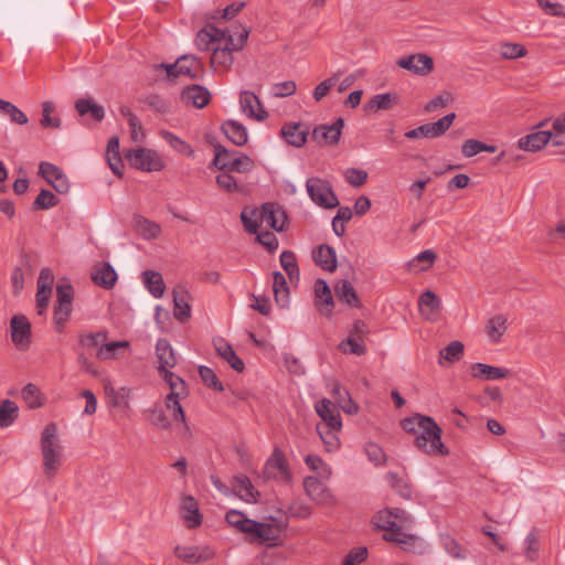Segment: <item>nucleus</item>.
<instances>
[{
	"label": "nucleus",
	"mask_w": 565,
	"mask_h": 565,
	"mask_svg": "<svg viewBox=\"0 0 565 565\" xmlns=\"http://www.w3.org/2000/svg\"><path fill=\"white\" fill-rule=\"evenodd\" d=\"M375 527L384 531L383 539L398 545L404 551L415 547L418 537L408 533L414 524L413 516L399 508L384 509L373 516Z\"/></svg>",
	"instance_id": "obj_1"
},
{
	"label": "nucleus",
	"mask_w": 565,
	"mask_h": 565,
	"mask_svg": "<svg viewBox=\"0 0 565 565\" xmlns=\"http://www.w3.org/2000/svg\"><path fill=\"white\" fill-rule=\"evenodd\" d=\"M403 429L415 435V446L427 455L446 456L448 448L441 441V428L429 416L416 414L401 422Z\"/></svg>",
	"instance_id": "obj_2"
},
{
	"label": "nucleus",
	"mask_w": 565,
	"mask_h": 565,
	"mask_svg": "<svg viewBox=\"0 0 565 565\" xmlns=\"http://www.w3.org/2000/svg\"><path fill=\"white\" fill-rule=\"evenodd\" d=\"M41 452L43 473L47 479L54 478L63 462V448L57 439V427L54 423L46 425L41 435Z\"/></svg>",
	"instance_id": "obj_3"
},
{
	"label": "nucleus",
	"mask_w": 565,
	"mask_h": 565,
	"mask_svg": "<svg viewBox=\"0 0 565 565\" xmlns=\"http://www.w3.org/2000/svg\"><path fill=\"white\" fill-rule=\"evenodd\" d=\"M213 164L220 170L234 172H248L254 168V161L245 154L230 151L223 146H215V158Z\"/></svg>",
	"instance_id": "obj_4"
},
{
	"label": "nucleus",
	"mask_w": 565,
	"mask_h": 565,
	"mask_svg": "<svg viewBox=\"0 0 565 565\" xmlns=\"http://www.w3.org/2000/svg\"><path fill=\"white\" fill-rule=\"evenodd\" d=\"M306 190L309 198L323 209H333L339 205V200L330 183L320 178H309L306 181Z\"/></svg>",
	"instance_id": "obj_5"
},
{
	"label": "nucleus",
	"mask_w": 565,
	"mask_h": 565,
	"mask_svg": "<svg viewBox=\"0 0 565 565\" xmlns=\"http://www.w3.org/2000/svg\"><path fill=\"white\" fill-rule=\"evenodd\" d=\"M131 167L142 171H160L164 162L157 151L147 148L131 149L125 154Z\"/></svg>",
	"instance_id": "obj_6"
},
{
	"label": "nucleus",
	"mask_w": 565,
	"mask_h": 565,
	"mask_svg": "<svg viewBox=\"0 0 565 565\" xmlns=\"http://www.w3.org/2000/svg\"><path fill=\"white\" fill-rule=\"evenodd\" d=\"M156 67L166 70L169 78H175L183 75L191 79H195L198 77V73L202 70V64L196 56L192 54H184L172 64H159Z\"/></svg>",
	"instance_id": "obj_7"
},
{
	"label": "nucleus",
	"mask_w": 565,
	"mask_h": 565,
	"mask_svg": "<svg viewBox=\"0 0 565 565\" xmlns=\"http://www.w3.org/2000/svg\"><path fill=\"white\" fill-rule=\"evenodd\" d=\"M74 290L71 284L60 282L56 287V305L54 307V322L63 326L72 312Z\"/></svg>",
	"instance_id": "obj_8"
},
{
	"label": "nucleus",
	"mask_w": 565,
	"mask_h": 565,
	"mask_svg": "<svg viewBox=\"0 0 565 565\" xmlns=\"http://www.w3.org/2000/svg\"><path fill=\"white\" fill-rule=\"evenodd\" d=\"M396 65L417 76H427L434 70V61L426 53H415L399 57Z\"/></svg>",
	"instance_id": "obj_9"
},
{
	"label": "nucleus",
	"mask_w": 565,
	"mask_h": 565,
	"mask_svg": "<svg viewBox=\"0 0 565 565\" xmlns=\"http://www.w3.org/2000/svg\"><path fill=\"white\" fill-rule=\"evenodd\" d=\"M303 488L307 495L320 505L332 507L335 504V498L331 490L317 477H306Z\"/></svg>",
	"instance_id": "obj_10"
},
{
	"label": "nucleus",
	"mask_w": 565,
	"mask_h": 565,
	"mask_svg": "<svg viewBox=\"0 0 565 565\" xmlns=\"http://www.w3.org/2000/svg\"><path fill=\"white\" fill-rule=\"evenodd\" d=\"M11 340L17 349L24 351L31 344V323L22 315L13 316L10 321Z\"/></svg>",
	"instance_id": "obj_11"
},
{
	"label": "nucleus",
	"mask_w": 565,
	"mask_h": 565,
	"mask_svg": "<svg viewBox=\"0 0 565 565\" xmlns=\"http://www.w3.org/2000/svg\"><path fill=\"white\" fill-rule=\"evenodd\" d=\"M344 120L338 118L332 125H319L311 132V139L319 146H333L340 141Z\"/></svg>",
	"instance_id": "obj_12"
},
{
	"label": "nucleus",
	"mask_w": 565,
	"mask_h": 565,
	"mask_svg": "<svg viewBox=\"0 0 565 565\" xmlns=\"http://www.w3.org/2000/svg\"><path fill=\"white\" fill-rule=\"evenodd\" d=\"M239 106L242 111L248 117L257 121H263L268 117L267 110L264 108L258 96L249 90H243L239 94Z\"/></svg>",
	"instance_id": "obj_13"
},
{
	"label": "nucleus",
	"mask_w": 565,
	"mask_h": 565,
	"mask_svg": "<svg viewBox=\"0 0 565 565\" xmlns=\"http://www.w3.org/2000/svg\"><path fill=\"white\" fill-rule=\"evenodd\" d=\"M39 173L54 188L56 192L61 194L68 192V180L57 166L50 162H41Z\"/></svg>",
	"instance_id": "obj_14"
},
{
	"label": "nucleus",
	"mask_w": 565,
	"mask_h": 565,
	"mask_svg": "<svg viewBox=\"0 0 565 565\" xmlns=\"http://www.w3.org/2000/svg\"><path fill=\"white\" fill-rule=\"evenodd\" d=\"M418 308L425 320L436 322L443 309L441 299L434 291L426 290L418 299Z\"/></svg>",
	"instance_id": "obj_15"
},
{
	"label": "nucleus",
	"mask_w": 565,
	"mask_h": 565,
	"mask_svg": "<svg viewBox=\"0 0 565 565\" xmlns=\"http://www.w3.org/2000/svg\"><path fill=\"white\" fill-rule=\"evenodd\" d=\"M174 554L178 558L191 564L206 562L214 557V552L210 547L198 546H175Z\"/></svg>",
	"instance_id": "obj_16"
},
{
	"label": "nucleus",
	"mask_w": 565,
	"mask_h": 565,
	"mask_svg": "<svg viewBox=\"0 0 565 565\" xmlns=\"http://www.w3.org/2000/svg\"><path fill=\"white\" fill-rule=\"evenodd\" d=\"M262 221L266 222L273 230L281 232L285 230L287 215L281 206L268 202L262 206Z\"/></svg>",
	"instance_id": "obj_17"
},
{
	"label": "nucleus",
	"mask_w": 565,
	"mask_h": 565,
	"mask_svg": "<svg viewBox=\"0 0 565 565\" xmlns=\"http://www.w3.org/2000/svg\"><path fill=\"white\" fill-rule=\"evenodd\" d=\"M210 92L201 85H190L182 89L181 99L185 105L203 108L210 103Z\"/></svg>",
	"instance_id": "obj_18"
},
{
	"label": "nucleus",
	"mask_w": 565,
	"mask_h": 565,
	"mask_svg": "<svg viewBox=\"0 0 565 565\" xmlns=\"http://www.w3.org/2000/svg\"><path fill=\"white\" fill-rule=\"evenodd\" d=\"M181 516L188 529H195L202 524L199 504L192 495H184L182 498Z\"/></svg>",
	"instance_id": "obj_19"
},
{
	"label": "nucleus",
	"mask_w": 565,
	"mask_h": 565,
	"mask_svg": "<svg viewBox=\"0 0 565 565\" xmlns=\"http://www.w3.org/2000/svg\"><path fill=\"white\" fill-rule=\"evenodd\" d=\"M315 295H316V306L318 310L330 317L332 315V308L334 306L333 297L331 290L323 279H317L315 282Z\"/></svg>",
	"instance_id": "obj_20"
},
{
	"label": "nucleus",
	"mask_w": 565,
	"mask_h": 565,
	"mask_svg": "<svg viewBox=\"0 0 565 565\" xmlns=\"http://www.w3.org/2000/svg\"><path fill=\"white\" fill-rule=\"evenodd\" d=\"M232 489L242 500L248 503L257 502L259 498V492L245 475H237L233 477Z\"/></svg>",
	"instance_id": "obj_21"
},
{
	"label": "nucleus",
	"mask_w": 565,
	"mask_h": 565,
	"mask_svg": "<svg viewBox=\"0 0 565 565\" xmlns=\"http://www.w3.org/2000/svg\"><path fill=\"white\" fill-rule=\"evenodd\" d=\"M552 138V131L541 130L531 132L518 140V147L521 150L535 152L545 147Z\"/></svg>",
	"instance_id": "obj_22"
},
{
	"label": "nucleus",
	"mask_w": 565,
	"mask_h": 565,
	"mask_svg": "<svg viewBox=\"0 0 565 565\" xmlns=\"http://www.w3.org/2000/svg\"><path fill=\"white\" fill-rule=\"evenodd\" d=\"M265 475L268 478L290 480V473L286 467V459L284 455L276 449L270 459L266 462Z\"/></svg>",
	"instance_id": "obj_23"
},
{
	"label": "nucleus",
	"mask_w": 565,
	"mask_h": 565,
	"mask_svg": "<svg viewBox=\"0 0 565 565\" xmlns=\"http://www.w3.org/2000/svg\"><path fill=\"white\" fill-rule=\"evenodd\" d=\"M309 129L300 122H288L281 128V136L294 147H302L308 138Z\"/></svg>",
	"instance_id": "obj_24"
},
{
	"label": "nucleus",
	"mask_w": 565,
	"mask_h": 565,
	"mask_svg": "<svg viewBox=\"0 0 565 565\" xmlns=\"http://www.w3.org/2000/svg\"><path fill=\"white\" fill-rule=\"evenodd\" d=\"M173 316L180 322L186 321L191 316V307L189 305L190 295L183 287L173 289Z\"/></svg>",
	"instance_id": "obj_25"
},
{
	"label": "nucleus",
	"mask_w": 565,
	"mask_h": 565,
	"mask_svg": "<svg viewBox=\"0 0 565 565\" xmlns=\"http://www.w3.org/2000/svg\"><path fill=\"white\" fill-rule=\"evenodd\" d=\"M92 279L105 289H111L117 281V273L109 263H100L94 267Z\"/></svg>",
	"instance_id": "obj_26"
},
{
	"label": "nucleus",
	"mask_w": 565,
	"mask_h": 565,
	"mask_svg": "<svg viewBox=\"0 0 565 565\" xmlns=\"http://www.w3.org/2000/svg\"><path fill=\"white\" fill-rule=\"evenodd\" d=\"M215 351L225 360L233 370L236 372L244 371L245 364L243 360L234 352L232 345L222 338H216L213 341Z\"/></svg>",
	"instance_id": "obj_27"
},
{
	"label": "nucleus",
	"mask_w": 565,
	"mask_h": 565,
	"mask_svg": "<svg viewBox=\"0 0 565 565\" xmlns=\"http://www.w3.org/2000/svg\"><path fill=\"white\" fill-rule=\"evenodd\" d=\"M156 353L159 362V373H162L175 366L177 355L168 340L159 339L157 341Z\"/></svg>",
	"instance_id": "obj_28"
},
{
	"label": "nucleus",
	"mask_w": 565,
	"mask_h": 565,
	"mask_svg": "<svg viewBox=\"0 0 565 565\" xmlns=\"http://www.w3.org/2000/svg\"><path fill=\"white\" fill-rule=\"evenodd\" d=\"M334 294L337 298L343 303L353 307L361 308V300L352 286V284L347 279L338 280L334 285Z\"/></svg>",
	"instance_id": "obj_29"
},
{
	"label": "nucleus",
	"mask_w": 565,
	"mask_h": 565,
	"mask_svg": "<svg viewBox=\"0 0 565 565\" xmlns=\"http://www.w3.org/2000/svg\"><path fill=\"white\" fill-rule=\"evenodd\" d=\"M470 374L475 379L500 380L509 376L510 371L503 367L491 366L484 363H473L470 366Z\"/></svg>",
	"instance_id": "obj_30"
},
{
	"label": "nucleus",
	"mask_w": 565,
	"mask_h": 565,
	"mask_svg": "<svg viewBox=\"0 0 565 565\" xmlns=\"http://www.w3.org/2000/svg\"><path fill=\"white\" fill-rule=\"evenodd\" d=\"M132 227L145 239H156L161 234V227L158 223L139 214L134 215Z\"/></svg>",
	"instance_id": "obj_31"
},
{
	"label": "nucleus",
	"mask_w": 565,
	"mask_h": 565,
	"mask_svg": "<svg viewBox=\"0 0 565 565\" xmlns=\"http://www.w3.org/2000/svg\"><path fill=\"white\" fill-rule=\"evenodd\" d=\"M108 404L113 407L128 409L130 406V390L121 387L116 390L109 382L104 384Z\"/></svg>",
	"instance_id": "obj_32"
},
{
	"label": "nucleus",
	"mask_w": 565,
	"mask_h": 565,
	"mask_svg": "<svg viewBox=\"0 0 565 565\" xmlns=\"http://www.w3.org/2000/svg\"><path fill=\"white\" fill-rule=\"evenodd\" d=\"M315 263L322 269L334 271L337 269V254L329 245H320L312 253Z\"/></svg>",
	"instance_id": "obj_33"
},
{
	"label": "nucleus",
	"mask_w": 565,
	"mask_h": 565,
	"mask_svg": "<svg viewBox=\"0 0 565 565\" xmlns=\"http://www.w3.org/2000/svg\"><path fill=\"white\" fill-rule=\"evenodd\" d=\"M318 415L321 417L322 423L319 425H330L331 427H342L340 414L333 406L331 401L323 398L316 406Z\"/></svg>",
	"instance_id": "obj_34"
},
{
	"label": "nucleus",
	"mask_w": 565,
	"mask_h": 565,
	"mask_svg": "<svg viewBox=\"0 0 565 565\" xmlns=\"http://www.w3.org/2000/svg\"><path fill=\"white\" fill-rule=\"evenodd\" d=\"M253 524L248 535L262 542H270L271 545L275 544V541L279 537V530L275 524L257 522L255 520Z\"/></svg>",
	"instance_id": "obj_35"
},
{
	"label": "nucleus",
	"mask_w": 565,
	"mask_h": 565,
	"mask_svg": "<svg viewBox=\"0 0 565 565\" xmlns=\"http://www.w3.org/2000/svg\"><path fill=\"white\" fill-rule=\"evenodd\" d=\"M222 130L226 137L236 146H244L247 142V129L235 120L225 121L222 125Z\"/></svg>",
	"instance_id": "obj_36"
},
{
	"label": "nucleus",
	"mask_w": 565,
	"mask_h": 565,
	"mask_svg": "<svg viewBox=\"0 0 565 565\" xmlns=\"http://www.w3.org/2000/svg\"><path fill=\"white\" fill-rule=\"evenodd\" d=\"M273 291L277 305L285 308L289 303V288L285 276L280 271L273 273Z\"/></svg>",
	"instance_id": "obj_37"
},
{
	"label": "nucleus",
	"mask_w": 565,
	"mask_h": 565,
	"mask_svg": "<svg viewBox=\"0 0 565 565\" xmlns=\"http://www.w3.org/2000/svg\"><path fill=\"white\" fill-rule=\"evenodd\" d=\"M508 329V318L504 315H497L487 322L486 331L489 340L493 343L500 342Z\"/></svg>",
	"instance_id": "obj_38"
},
{
	"label": "nucleus",
	"mask_w": 565,
	"mask_h": 565,
	"mask_svg": "<svg viewBox=\"0 0 565 565\" xmlns=\"http://www.w3.org/2000/svg\"><path fill=\"white\" fill-rule=\"evenodd\" d=\"M145 286L154 298H161L166 290L162 275L154 270H145L142 273Z\"/></svg>",
	"instance_id": "obj_39"
},
{
	"label": "nucleus",
	"mask_w": 565,
	"mask_h": 565,
	"mask_svg": "<svg viewBox=\"0 0 565 565\" xmlns=\"http://www.w3.org/2000/svg\"><path fill=\"white\" fill-rule=\"evenodd\" d=\"M130 347V343L126 340L122 341H111V342H103L96 351L97 359L102 361L117 359L120 350H127Z\"/></svg>",
	"instance_id": "obj_40"
},
{
	"label": "nucleus",
	"mask_w": 565,
	"mask_h": 565,
	"mask_svg": "<svg viewBox=\"0 0 565 565\" xmlns=\"http://www.w3.org/2000/svg\"><path fill=\"white\" fill-rule=\"evenodd\" d=\"M75 109L81 116H85L87 114H90L92 117L97 120L102 121L105 117V110L104 107L96 104L90 98H79L75 102Z\"/></svg>",
	"instance_id": "obj_41"
},
{
	"label": "nucleus",
	"mask_w": 565,
	"mask_h": 565,
	"mask_svg": "<svg viewBox=\"0 0 565 565\" xmlns=\"http://www.w3.org/2000/svg\"><path fill=\"white\" fill-rule=\"evenodd\" d=\"M225 520L231 526L245 534H249L252 525H254V520L248 519L238 510H230L225 515Z\"/></svg>",
	"instance_id": "obj_42"
},
{
	"label": "nucleus",
	"mask_w": 565,
	"mask_h": 565,
	"mask_svg": "<svg viewBox=\"0 0 565 565\" xmlns=\"http://www.w3.org/2000/svg\"><path fill=\"white\" fill-rule=\"evenodd\" d=\"M341 427H331L330 425H317V431L328 451L335 450L339 447L338 433Z\"/></svg>",
	"instance_id": "obj_43"
},
{
	"label": "nucleus",
	"mask_w": 565,
	"mask_h": 565,
	"mask_svg": "<svg viewBox=\"0 0 565 565\" xmlns=\"http://www.w3.org/2000/svg\"><path fill=\"white\" fill-rule=\"evenodd\" d=\"M397 103V96L392 93H384L373 96L366 104L365 108L372 111L391 109Z\"/></svg>",
	"instance_id": "obj_44"
},
{
	"label": "nucleus",
	"mask_w": 565,
	"mask_h": 565,
	"mask_svg": "<svg viewBox=\"0 0 565 565\" xmlns=\"http://www.w3.org/2000/svg\"><path fill=\"white\" fill-rule=\"evenodd\" d=\"M19 416V407L15 402L4 399L0 403V428L12 425Z\"/></svg>",
	"instance_id": "obj_45"
},
{
	"label": "nucleus",
	"mask_w": 565,
	"mask_h": 565,
	"mask_svg": "<svg viewBox=\"0 0 565 565\" xmlns=\"http://www.w3.org/2000/svg\"><path fill=\"white\" fill-rule=\"evenodd\" d=\"M463 343L460 341H451L447 347L439 351V364L443 363V360L454 363L459 361L463 354Z\"/></svg>",
	"instance_id": "obj_46"
},
{
	"label": "nucleus",
	"mask_w": 565,
	"mask_h": 565,
	"mask_svg": "<svg viewBox=\"0 0 565 565\" xmlns=\"http://www.w3.org/2000/svg\"><path fill=\"white\" fill-rule=\"evenodd\" d=\"M280 265L287 273L290 281L299 279V268H298L296 255L294 252L284 250L280 254Z\"/></svg>",
	"instance_id": "obj_47"
},
{
	"label": "nucleus",
	"mask_w": 565,
	"mask_h": 565,
	"mask_svg": "<svg viewBox=\"0 0 565 565\" xmlns=\"http://www.w3.org/2000/svg\"><path fill=\"white\" fill-rule=\"evenodd\" d=\"M234 51L235 50L231 49V45L228 43H225L223 47H214L211 56V64L223 67L230 66L233 63L232 52Z\"/></svg>",
	"instance_id": "obj_48"
},
{
	"label": "nucleus",
	"mask_w": 565,
	"mask_h": 565,
	"mask_svg": "<svg viewBox=\"0 0 565 565\" xmlns=\"http://www.w3.org/2000/svg\"><path fill=\"white\" fill-rule=\"evenodd\" d=\"M160 136L164 139L175 151L179 153L185 154L188 157L193 156V150L185 141L177 137L170 131L161 130Z\"/></svg>",
	"instance_id": "obj_49"
},
{
	"label": "nucleus",
	"mask_w": 565,
	"mask_h": 565,
	"mask_svg": "<svg viewBox=\"0 0 565 565\" xmlns=\"http://www.w3.org/2000/svg\"><path fill=\"white\" fill-rule=\"evenodd\" d=\"M307 466L317 472V475L321 478V479H330L331 476H332V470L331 468L322 461L321 458H319L318 456H313V455H308L305 459Z\"/></svg>",
	"instance_id": "obj_50"
},
{
	"label": "nucleus",
	"mask_w": 565,
	"mask_h": 565,
	"mask_svg": "<svg viewBox=\"0 0 565 565\" xmlns=\"http://www.w3.org/2000/svg\"><path fill=\"white\" fill-rule=\"evenodd\" d=\"M499 53L502 58L514 60L526 55V49L519 43L505 42L500 44Z\"/></svg>",
	"instance_id": "obj_51"
},
{
	"label": "nucleus",
	"mask_w": 565,
	"mask_h": 565,
	"mask_svg": "<svg viewBox=\"0 0 565 565\" xmlns=\"http://www.w3.org/2000/svg\"><path fill=\"white\" fill-rule=\"evenodd\" d=\"M54 111V104L52 102L42 103V118L40 124L43 128H60L61 119L58 117H52L51 114Z\"/></svg>",
	"instance_id": "obj_52"
},
{
	"label": "nucleus",
	"mask_w": 565,
	"mask_h": 565,
	"mask_svg": "<svg viewBox=\"0 0 565 565\" xmlns=\"http://www.w3.org/2000/svg\"><path fill=\"white\" fill-rule=\"evenodd\" d=\"M145 413L147 414V418L151 425L160 429L170 428V422L168 420V417L161 407L154 406L150 409H147Z\"/></svg>",
	"instance_id": "obj_53"
},
{
	"label": "nucleus",
	"mask_w": 565,
	"mask_h": 565,
	"mask_svg": "<svg viewBox=\"0 0 565 565\" xmlns=\"http://www.w3.org/2000/svg\"><path fill=\"white\" fill-rule=\"evenodd\" d=\"M199 375L206 386L217 392L224 391L223 384L218 381L215 372L211 367L205 365L199 366Z\"/></svg>",
	"instance_id": "obj_54"
},
{
	"label": "nucleus",
	"mask_w": 565,
	"mask_h": 565,
	"mask_svg": "<svg viewBox=\"0 0 565 565\" xmlns=\"http://www.w3.org/2000/svg\"><path fill=\"white\" fill-rule=\"evenodd\" d=\"M160 375L169 385L171 391L170 393H178L183 395L188 394L185 382L179 375L169 370L160 373Z\"/></svg>",
	"instance_id": "obj_55"
},
{
	"label": "nucleus",
	"mask_w": 565,
	"mask_h": 565,
	"mask_svg": "<svg viewBox=\"0 0 565 565\" xmlns=\"http://www.w3.org/2000/svg\"><path fill=\"white\" fill-rule=\"evenodd\" d=\"M386 480L390 486L403 498L409 499L412 491L406 481H404L396 472H387Z\"/></svg>",
	"instance_id": "obj_56"
},
{
	"label": "nucleus",
	"mask_w": 565,
	"mask_h": 565,
	"mask_svg": "<svg viewBox=\"0 0 565 565\" xmlns=\"http://www.w3.org/2000/svg\"><path fill=\"white\" fill-rule=\"evenodd\" d=\"M540 544L537 534L532 531L530 532L524 540V555L527 561L534 562L539 557Z\"/></svg>",
	"instance_id": "obj_57"
},
{
	"label": "nucleus",
	"mask_w": 565,
	"mask_h": 565,
	"mask_svg": "<svg viewBox=\"0 0 565 565\" xmlns=\"http://www.w3.org/2000/svg\"><path fill=\"white\" fill-rule=\"evenodd\" d=\"M107 339L106 331L90 332V333H82L78 337V342L82 347L85 348H95L96 350L104 341Z\"/></svg>",
	"instance_id": "obj_58"
},
{
	"label": "nucleus",
	"mask_w": 565,
	"mask_h": 565,
	"mask_svg": "<svg viewBox=\"0 0 565 565\" xmlns=\"http://www.w3.org/2000/svg\"><path fill=\"white\" fill-rule=\"evenodd\" d=\"M456 118L455 113L447 114L443 118L438 119L435 122H429V129L431 131L433 138H437L443 136L452 125Z\"/></svg>",
	"instance_id": "obj_59"
},
{
	"label": "nucleus",
	"mask_w": 565,
	"mask_h": 565,
	"mask_svg": "<svg viewBox=\"0 0 565 565\" xmlns=\"http://www.w3.org/2000/svg\"><path fill=\"white\" fill-rule=\"evenodd\" d=\"M339 350L345 354L351 353L355 355H363L366 353V347L364 345L363 341L352 339L350 337L340 342Z\"/></svg>",
	"instance_id": "obj_60"
},
{
	"label": "nucleus",
	"mask_w": 565,
	"mask_h": 565,
	"mask_svg": "<svg viewBox=\"0 0 565 565\" xmlns=\"http://www.w3.org/2000/svg\"><path fill=\"white\" fill-rule=\"evenodd\" d=\"M58 203L57 198L49 190H41L39 195L33 202V209L47 210L56 206Z\"/></svg>",
	"instance_id": "obj_61"
},
{
	"label": "nucleus",
	"mask_w": 565,
	"mask_h": 565,
	"mask_svg": "<svg viewBox=\"0 0 565 565\" xmlns=\"http://www.w3.org/2000/svg\"><path fill=\"white\" fill-rule=\"evenodd\" d=\"M22 396L30 408H38L42 405L40 390L32 383H29L23 387Z\"/></svg>",
	"instance_id": "obj_62"
},
{
	"label": "nucleus",
	"mask_w": 565,
	"mask_h": 565,
	"mask_svg": "<svg viewBox=\"0 0 565 565\" xmlns=\"http://www.w3.org/2000/svg\"><path fill=\"white\" fill-rule=\"evenodd\" d=\"M1 110L7 114L14 124L25 125L29 121L28 116L10 102L4 100Z\"/></svg>",
	"instance_id": "obj_63"
},
{
	"label": "nucleus",
	"mask_w": 565,
	"mask_h": 565,
	"mask_svg": "<svg viewBox=\"0 0 565 565\" xmlns=\"http://www.w3.org/2000/svg\"><path fill=\"white\" fill-rule=\"evenodd\" d=\"M345 181L354 186H362L367 180V172L361 169L350 168L344 173Z\"/></svg>",
	"instance_id": "obj_64"
}]
</instances>
